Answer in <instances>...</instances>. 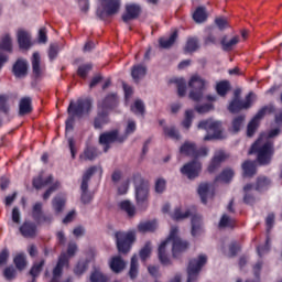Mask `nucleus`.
<instances>
[{
	"instance_id": "nucleus-1",
	"label": "nucleus",
	"mask_w": 282,
	"mask_h": 282,
	"mask_svg": "<svg viewBox=\"0 0 282 282\" xmlns=\"http://www.w3.org/2000/svg\"><path fill=\"white\" fill-rule=\"evenodd\" d=\"M279 133H281V129L275 128L268 133L260 134L259 139L249 150V155L257 153L259 164H262L263 166L270 164L272 155H274V141H272V138H276Z\"/></svg>"
},
{
	"instance_id": "nucleus-2",
	"label": "nucleus",
	"mask_w": 282,
	"mask_h": 282,
	"mask_svg": "<svg viewBox=\"0 0 282 282\" xmlns=\"http://www.w3.org/2000/svg\"><path fill=\"white\" fill-rule=\"evenodd\" d=\"M177 232H180V229L172 227L169 238L159 246V260L163 265H171V259L166 256V245L169 241H172V254L174 259H180L182 252L188 250V241L178 238Z\"/></svg>"
},
{
	"instance_id": "nucleus-3",
	"label": "nucleus",
	"mask_w": 282,
	"mask_h": 282,
	"mask_svg": "<svg viewBox=\"0 0 282 282\" xmlns=\"http://www.w3.org/2000/svg\"><path fill=\"white\" fill-rule=\"evenodd\" d=\"M91 111V100L77 99V101H70L67 108L68 118L66 120V133L74 130V122L76 118H83Z\"/></svg>"
},
{
	"instance_id": "nucleus-4",
	"label": "nucleus",
	"mask_w": 282,
	"mask_h": 282,
	"mask_svg": "<svg viewBox=\"0 0 282 282\" xmlns=\"http://www.w3.org/2000/svg\"><path fill=\"white\" fill-rule=\"evenodd\" d=\"M135 202L139 210L149 208V181L140 174L134 175Z\"/></svg>"
},
{
	"instance_id": "nucleus-5",
	"label": "nucleus",
	"mask_w": 282,
	"mask_h": 282,
	"mask_svg": "<svg viewBox=\"0 0 282 282\" xmlns=\"http://www.w3.org/2000/svg\"><path fill=\"white\" fill-rule=\"evenodd\" d=\"M78 246L76 242H69L67 252H62L58 257L57 263L53 269V278L51 282H61L63 276V268H69V259L76 254Z\"/></svg>"
},
{
	"instance_id": "nucleus-6",
	"label": "nucleus",
	"mask_w": 282,
	"mask_h": 282,
	"mask_svg": "<svg viewBox=\"0 0 282 282\" xmlns=\"http://www.w3.org/2000/svg\"><path fill=\"white\" fill-rule=\"evenodd\" d=\"M95 173H99V177H102V167L101 166H90L88 170L83 175L82 178V185H80V191H82V203L83 204H89L91 199H94V195L89 193V181L91 180V176Z\"/></svg>"
},
{
	"instance_id": "nucleus-7",
	"label": "nucleus",
	"mask_w": 282,
	"mask_h": 282,
	"mask_svg": "<svg viewBox=\"0 0 282 282\" xmlns=\"http://www.w3.org/2000/svg\"><path fill=\"white\" fill-rule=\"evenodd\" d=\"M198 129H204L208 134L204 137L205 142L208 140H221V122L213 119L203 120L198 123Z\"/></svg>"
},
{
	"instance_id": "nucleus-8",
	"label": "nucleus",
	"mask_w": 282,
	"mask_h": 282,
	"mask_svg": "<svg viewBox=\"0 0 282 282\" xmlns=\"http://www.w3.org/2000/svg\"><path fill=\"white\" fill-rule=\"evenodd\" d=\"M208 83L202 78L199 75H193L188 82V87H191L189 98L194 102H199L204 98V89Z\"/></svg>"
},
{
	"instance_id": "nucleus-9",
	"label": "nucleus",
	"mask_w": 282,
	"mask_h": 282,
	"mask_svg": "<svg viewBox=\"0 0 282 282\" xmlns=\"http://www.w3.org/2000/svg\"><path fill=\"white\" fill-rule=\"evenodd\" d=\"M100 2L101 7H98L96 11L99 19L105 20L120 12V0H100Z\"/></svg>"
},
{
	"instance_id": "nucleus-10",
	"label": "nucleus",
	"mask_w": 282,
	"mask_h": 282,
	"mask_svg": "<svg viewBox=\"0 0 282 282\" xmlns=\"http://www.w3.org/2000/svg\"><path fill=\"white\" fill-rule=\"evenodd\" d=\"M115 237H116L118 251L121 252V254H127V252L131 250L132 243L135 241V234L131 231L129 232L117 231L115 234Z\"/></svg>"
},
{
	"instance_id": "nucleus-11",
	"label": "nucleus",
	"mask_w": 282,
	"mask_h": 282,
	"mask_svg": "<svg viewBox=\"0 0 282 282\" xmlns=\"http://www.w3.org/2000/svg\"><path fill=\"white\" fill-rule=\"evenodd\" d=\"M124 138H121L118 134V130H111L108 132H104L99 135V144H102L105 153L111 149V144L113 142H124Z\"/></svg>"
},
{
	"instance_id": "nucleus-12",
	"label": "nucleus",
	"mask_w": 282,
	"mask_h": 282,
	"mask_svg": "<svg viewBox=\"0 0 282 282\" xmlns=\"http://www.w3.org/2000/svg\"><path fill=\"white\" fill-rule=\"evenodd\" d=\"M252 98H254L253 93H249L246 96L245 101L239 98H234V100L229 104V107H228L230 113H239L241 109H250L252 105Z\"/></svg>"
},
{
	"instance_id": "nucleus-13",
	"label": "nucleus",
	"mask_w": 282,
	"mask_h": 282,
	"mask_svg": "<svg viewBox=\"0 0 282 282\" xmlns=\"http://www.w3.org/2000/svg\"><path fill=\"white\" fill-rule=\"evenodd\" d=\"M32 217L36 224H52V215L43 214V203H35L32 208Z\"/></svg>"
},
{
	"instance_id": "nucleus-14",
	"label": "nucleus",
	"mask_w": 282,
	"mask_h": 282,
	"mask_svg": "<svg viewBox=\"0 0 282 282\" xmlns=\"http://www.w3.org/2000/svg\"><path fill=\"white\" fill-rule=\"evenodd\" d=\"M199 171H202V163L197 161H192L181 169L182 175H185L188 180H195V177H198Z\"/></svg>"
},
{
	"instance_id": "nucleus-15",
	"label": "nucleus",
	"mask_w": 282,
	"mask_h": 282,
	"mask_svg": "<svg viewBox=\"0 0 282 282\" xmlns=\"http://www.w3.org/2000/svg\"><path fill=\"white\" fill-rule=\"evenodd\" d=\"M270 108H268V106H264L263 108H261L256 116L252 118V120L248 123L247 126V135L248 138H252V135H254L258 127H259V122L261 120V118H263V116H265V113H268V110Z\"/></svg>"
},
{
	"instance_id": "nucleus-16",
	"label": "nucleus",
	"mask_w": 282,
	"mask_h": 282,
	"mask_svg": "<svg viewBox=\"0 0 282 282\" xmlns=\"http://www.w3.org/2000/svg\"><path fill=\"white\" fill-rule=\"evenodd\" d=\"M118 95L117 94H108L101 101L98 102V109H101V111H112V109H116L118 107Z\"/></svg>"
},
{
	"instance_id": "nucleus-17",
	"label": "nucleus",
	"mask_w": 282,
	"mask_h": 282,
	"mask_svg": "<svg viewBox=\"0 0 282 282\" xmlns=\"http://www.w3.org/2000/svg\"><path fill=\"white\" fill-rule=\"evenodd\" d=\"M140 12H142V8L138 3H128L126 4V13L122 14V21L124 23H129V21H133L140 17Z\"/></svg>"
},
{
	"instance_id": "nucleus-18",
	"label": "nucleus",
	"mask_w": 282,
	"mask_h": 282,
	"mask_svg": "<svg viewBox=\"0 0 282 282\" xmlns=\"http://www.w3.org/2000/svg\"><path fill=\"white\" fill-rule=\"evenodd\" d=\"M17 36L20 50H30L32 47V36L28 31L19 30Z\"/></svg>"
},
{
	"instance_id": "nucleus-19",
	"label": "nucleus",
	"mask_w": 282,
	"mask_h": 282,
	"mask_svg": "<svg viewBox=\"0 0 282 282\" xmlns=\"http://www.w3.org/2000/svg\"><path fill=\"white\" fill-rule=\"evenodd\" d=\"M238 43H239V35H235L230 39H228V36L225 35L220 40V45H221L223 52H232V50H235V47H237Z\"/></svg>"
},
{
	"instance_id": "nucleus-20",
	"label": "nucleus",
	"mask_w": 282,
	"mask_h": 282,
	"mask_svg": "<svg viewBox=\"0 0 282 282\" xmlns=\"http://www.w3.org/2000/svg\"><path fill=\"white\" fill-rule=\"evenodd\" d=\"M15 78H23L28 76V62L18 59L12 68Z\"/></svg>"
},
{
	"instance_id": "nucleus-21",
	"label": "nucleus",
	"mask_w": 282,
	"mask_h": 282,
	"mask_svg": "<svg viewBox=\"0 0 282 282\" xmlns=\"http://www.w3.org/2000/svg\"><path fill=\"white\" fill-rule=\"evenodd\" d=\"M109 267L110 270L115 272V274H120V272H122V270L127 268V262H124V260L120 256H116L110 259Z\"/></svg>"
},
{
	"instance_id": "nucleus-22",
	"label": "nucleus",
	"mask_w": 282,
	"mask_h": 282,
	"mask_svg": "<svg viewBox=\"0 0 282 282\" xmlns=\"http://www.w3.org/2000/svg\"><path fill=\"white\" fill-rule=\"evenodd\" d=\"M214 195L215 194V188H213V185L208 183H202L198 186V195L200 197V200L203 204H207L208 202V195Z\"/></svg>"
},
{
	"instance_id": "nucleus-23",
	"label": "nucleus",
	"mask_w": 282,
	"mask_h": 282,
	"mask_svg": "<svg viewBox=\"0 0 282 282\" xmlns=\"http://www.w3.org/2000/svg\"><path fill=\"white\" fill-rule=\"evenodd\" d=\"M131 76L134 83H140L147 76V66L143 64L134 65L131 69Z\"/></svg>"
},
{
	"instance_id": "nucleus-24",
	"label": "nucleus",
	"mask_w": 282,
	"mask_h": 282,
	"mask_svg": "<svg viewBox=\"0 0 282 282\" xmlns=\"http://www.w3.org/2000/svg\"><path fill=\"white\" fill-rule=\"evenodd\" d=\"M107 122H109V112L98 109V115L94 121L95 129H102Z\"/></svg>"
},
{
	"instance_id": "nucleus-25",
	"label": "nucleus",
	"mask_w": 282,
	"mask_h": 282,
	"mask_svg": "<svg viewBox=\"0 0 282 282\" xmlns=\"http://www.w3.org/2000/svg\"><path fill=\"white\" fill-rule=\"evenodd\" d=\"M20 232L22 237H35L36 235V224L34 223H23V225L20 227Z\"/></svg>"
},
{
	"instance_id": "nucleus-26",
	"label": "nucleus",
	"mask_w": 282,
	"mask_h": 282,
	"mask_svg": "<svg viewBox=\"0 0 282 282\" xmlns=\"http://www.w3.org/2000/svg\"><path fill=\"white\" fill-rule=\"evenodd\" d=\"M224 160H226V153H224L223 151L216 152L208 166V172L215 173V170L218 169Z\"/></svg>"
},
{
	"instance_id": "nucleus-27",
	"label": "nucleus",
	"mask_w": 282,
	"mask_h": 282,
	"mask_svg": "<svg viewBox=\"0 0 282 282\" xmlns=\"http://www.w3.org/2000/svg\"><path fill=\"white\" fill-rule=\"evenodd\" d=\"M175 41H177V31H173L169 37H161L159 40V45L163 50H169V47H173Z\"/></svg>"
},
{
	"instance_id": "nucleus-28",
	"label": "nucleus",
	"mask_w": 282,
	"mask_h": 282,
	"mask_svg": "<svg viewBox=\"0 0 282 282\" xmlns=\"http://www.w3.org/2000/svg\"><path fill=\"white\" fill-rule=\"evenodd\" d=\"M204 232L202 229V216H192V237H199Z\"/></svg>"
},
{
	"instance_id": "nucleus-29",
	"label": "nucleus",
	"mask_w": 282,
	"mask_h": 282,
	"mask_svg": "<svg viewBox=\"0 0 282 282\" xmlns=\"http://www.w3.org/2000/svg\"><path fill=\"white\" fill-rule=\"evenodd\" d=\"M32 111V98L24 97L20 100L19 104V113L20 116H25Z\"/></svg>"
},
{
	"instance_id": "nucleus-30",
	"label": "nucleus",
	"mask_w": 282,
	"mask_h": 282,
	"mask_svg": "<svg viewBox=\"0 0 282 282\" xmlns=\"http://www.w3.org/2000/svg\"><path fill=\"white\" fill-rule=\"evenodd\" d=\"M243 177H252L257 173V163L254 161H246L242 163Z\"/></svg>"
},
{
	"instance_id": "nucleus-31",
	"label": "nucleus",
	"mask_w": 282,
	"mask_h": 282,
	"mask_svg": "<svg viewBox=\"0 0 282 282\" xmlns=\"http://www.w3.org/2000/svg\"><path fill=\"white\" fill-rule=\"evenodd\" d=\"M31 63H32L33 74L35 76H41V54H39L37 52L33 53Z\"/></svg>"
},
{
	"instance_id": "nucleus-32",
	"label": "nucleus",
	"mask_w": 282,
	"mask_h": 282,
	"mask_svg": "<svg viewBox=\"0 0 282 282\" xmlns=\"http://www.w3.org/2000/svg\"><path fill=\"white\" fill-rule=\"evenodd\" d=\"M54 182V176L50 175L45 180H43V176H37L33 178V186L34 188H43V186H47L48 184H52Z\"/></svg>"
},
{
	"instance_id": "nucleus-33",
	"label": "nucleus",
	"mask_w": 282,
	"mask_h": 282,
	"mask_svg": "<svg viewBox=\"0 0 282 282\" xmlns=\"http://www.w3.org/2000/svg\"><path fill=\"white\" fill-rule=\"evenodd\" d=\"M119 208L127 213L128 217L135 216V205H133L129 200H122L121 203H119Z\"/></svg>"
},
{
	"instance_id": "nucleus-34",
	"label": "nucleus",
	"mask_w": 282,
	"mask_h": 282,
	"mask_svg": "<svg viewBox=\"0 0 282 282\" xmlns=\"http://www.w3.org/2000/svg\"><path fill=\"white\" fill-rule=\"evenodd\" d=\"M155 228H158V223L155 220L141 223L138 226L139 232H154Z\"/></svg>"
},
{
	"instance_id": "nucleus-35",
	"label": "nucleus",
	"mask_w": 282,
	"mask_h": 282,
	"mask_svg": "<svg viewBox=\"0 0 282 282\" xmlns=\"http://www.w3.org/2000/svg\"><path fill=\"white\" fill-rule=\"evenodd\" d=\"M196 151H197V145H195V143H188V142H185L180 149L181 153H183L184 155H191V158H195Z\"/></svg>"
},
{
	"instance_id": "nucleus-36",
	"label": "nucleus",
	"mask_w": 282,
	"mask_h": 282,
	"mask_svg": "<svg viewBox=\"0 0 282 282\" xmlns=\"http://www.w3.org/2000/svg\"><path fill=\"white\" fill-rule=\"evenodd\" d=\"M230 91V82L223 80L216 84V93L223 98Z\"/></svg>"
},
{
	"instance_id": "nucleus-37",
	"label": "nucleus",
	"mask_w": 282,
	"mask_h": 282,
	"mask_svg": "<svg viewBox=\"0 0 282 282\" xmlns=\"http://www.w3.org/2000/svg\"><path fill=\"white\" fill-rule=\"evenodd\" d=\"M193 19L196 23H204V21L208 19V15L206 14V8L198 7L193 14Z\"/></svg>"
},
{
	"instance_id": "nucleus-38",
	"label": "nucleus",
	"mask_w": 282,
	"mask_h": 282,
	"mask_svg": "<svg viewBox=\"0 0 282 282\" xmlns=\"http://www.w3.org/2000/svg\"><path fill=\"white\" fill-rule=\"evenodd\" d=\"M232 177H235V172L230 169L224 170L220 175H218L215 178V182H224L225 184H228V182H230V180H232Z\"/></svg>"
},
{
	"instance_id": "nucleus-39",
	"label": "nucleus",
	"mask_w": 282,
	"mask_h": 282,
	"mask_svg": "<svg viewBox=\"0 0 282 282\" xmlns=\"http://www.w3.org/2000/svg\"><path fill=\"white\" fill-rule=\"evenodd\" d=\"M172 83L177 85V94L181 98H184L186 96V80L184 78H174Z\"/></svg>"
},
{
	"instance_id": "nucleus-40",
	"label": "nucleus",
	"mask_w": 282,
	"mask_h": 282,
	"mask_svg": "<svg viewBox=\"0 0 282 282\" xmlns=\"http://www.w3.org/2000/svg\"><path fill=\"white\" fill-rule=\"evenodd\" d=\"M188 217H191V210L187 209L185 213H182L181 207H176L172 214V219H174V221H182V219H188Z\"/></svg>"
},
{
	"instance_id": "nucleus-41",
	"label": "nucleus",
	"mask_w": 282,
	"mask_h": 282,
	"mask_svg": "<svg viewBox=\"0 0 282 282\" xmlns=\"http://www.w3.org/2000/svg\"><path fill=\"white\" fill-rule=\"evenodd\" d=\"M199 47L197 37H189L185 45V52L187 54H191L193 52H197V48Z\"/></svg>"
},
{
	"instance_id": "nucleus-42",
	"label": "nucleus",
	"mask_w": 282,
	"mask_h": 282,
	"mask_svg": "<svg viewBox=\"0 0 282 282\" xmlns=\"http://www.w3.org/2000/svg\"><path fill=\"white\" fill-rule=\"evenodd\" d=\"M0 50H3V52H12V39L10 34H6L0 41Z\"/></svg>"
},
{
	"instance_id": "nucleus-43",
	"label": "nucleus",
	"mask_w": 282,
	"mask_h": 282,
	"mask_svg": "<svg viewBox=\"0 0 282 282\" xmlns=\"http://www.w3.org/2000/svg\"><path fill=\"white\" fill-rule=\"evenodd\" d=\"M52 204L55 213H62L65 207V196H56Z\"/></svg>"
},
{
	"instance_id": "nucleus-44",
	"label": "nucleus",
	"mask_w": 282,
	"mask_h": 282,
	"mask_svg": "<svg viewBox=\"0 0 282 282\" xmlns=\"http://www.w3.org/2000/svg\"><path fill=\"white\" fill-rule=\"evenodd\" d=\"M129 276L130 279L138 278V256L135 254L131 258Z\"/></svg>"
},
{
	"instance_id": "nucleus-45",
	"label": "nucleus",
	"mask_w": 282,
	"mask_h": 282,
	"mask_svg": "<svg viewBox=\"0 0 282 282\" xmlns=\"http://www.w3.org/2000/svg\"><path fill=\"white\" fill-rule=\"evenodd\" d=\"M43 265H45V260L40 262H35L30 270L31 276H33V281H35L36 276L41 274V270H43Z\"/></svg>"
},
{
	"instance_id": "nucleus-46",
	"label": "nucleus",
	"mask_w": 282,
	"mask_h": 282,
	"mask_svg": "<svg viewBox=\"0 0 282 282\" xmlns=\"http://www.w3.org/2000/svg\"><path fill=\"white\" fill-rule=\"evenodd\" d=\"M107 275L102 274L100 269H95L90 274V282H107Z\"/></svg>"
},
{
	"instance_id": "nucleus-47",
	"label": "nucleus",
	"mask_w": 282,
	"mask_h": 282,
	"mask_svg": "<svg viewBox=\"0 0 282 282\" xmlns=\"http://www.w3.org/2000/svg\"><path fill=\"white\" fill-rule=\"evenodd\" d=\"M219 228H235V219L230 218L228 215H223L219 221Z\"/></svg>"
},
{
	"instance_id": "nucleus-48",
	"label": "nucleus",
	"mask_w": 282,
	"mask_h": 282,
	"mask_svg": "<svg viewBox=\"0 0 282 282\" xmlns=\"http://www.w3.org/2000/svg\"><path fill=\"white\" fill-rule=\"evenodd\" d=\"M243 191H245V197H243L245 204H249V205L254 204V196L250 194V191H252V184H247L243 187Z\"/></svg>"
},
{
	"instance_id": "nucleus-49",
	"label": "nucleus",
	"mask_w": 282,
	"mask_h": 282,
	"mask_svg": "<svg viewBox=\"0 0 282 282\" xmlns=\"http://www.w3.org/2000/svg\"><path fill=\"white\" fill-rule=\"evenodd\" d=\"M193 118H195V112L193 110H186L182 126L185 129H191V126L193 124Z\"/></svg>"
},
{
	"instance_id": "nucleus-50",
	"label": "nucleus",
	"mask_w": 282,
	"mask_h": 282,
	"mask_svg": "<svg viewBox=\"0 0 282 282\" xmlns=\"http://www.w3.org/2000/svg\"><path fill=\"white\" fill-rule=\"evenodd\" d=\"M138 129V126L135 124V121L133 120H128V124L126 127L124 134L121 138H129V135L135 133V130Z\"/></svg>"
},
{
	"instance_id": "nucleus-51",
	"label": "nucleus",
	"mask_w": 282,
	"mask_h": 282,
	"mask_svg": "<svg viewBox=\"0 0 282 282\" xmlns=\"http://www.w3.org/2000/svg\"><path fill=\"white\" fill-rule=\"evenodd\" d=\"M163 131L167 138H171L172 140H180V132L175 127H165Z\"/></svg>"
},
{
	"instance_id": "nucleus-52",
	"label": "nucleus",
	"mask_w": 282,
	"mask_h": 282,
	"mask_svg": "<svg viewBox=\"0 0 282 282\" xmlns=\"http://www.w3.org/2000/svg\"><path fill=\"white\" fill-rule=\"evenodd\" d=\"M131 111L135 115L144 116V102L140 99L134 101V105L131 107Z\"/></svg>"
},
{
	"instance_id": "nucleus-53",
	"label": "nucleus",
	"mask_w": 282,
	"mask_h": 282,
	"mask_svg": "<svg viewBox=\"0 0 282 282\" xmlns=\"http://www.w3.org/2000/svg\"><path fill=\"white\" fill-rule=\"evenodd\" d=\"M243 120H246V116H238L232 120V131L234 133H238L241 130V126L243 124Z\"/></svg>"
},
{
	"instance_id": "nucleus-54",
	"label": "nucleus",
	"mask_w": 282,
	"mask_h": 282,
	"mask_svg": "<svg viewBox=\"0 0 282 282\" xmlns=\"http://www.w3.org/2000/svg\"><path fill=\"white\" fill-rule=\"evenodd\" d=\"M13 263L15 264V268L18 270H24L25 265H28V262H25V256L23 254H18L13 259Z\"/></svg>"
},
{
	"instance_id": "nucleus-55",
	"label": "nucleus",
	"mask_w": 282,
	"mask_h": 282,
	"mask_svg": "<svg viewBox=\"0 0 282 282\" xmlns=\"http://www.w3.org/2000/svg\"><path fill=\"white\" fill-rule=\"evenodd\" d=\"M261 268H263V262H262V261H258V262L253 265V274H254V276H256V280H247L246 282H260Z\"/></svg>"
},
{
	"instance_id": "nucleus-56",
	"label": "nucleus",
	"mask_w": 282,
	"mask_h": 282,
	"mask_svg": "<svg viewBox=\"0 0 282 282\" xmlns=\"http://www.w3.org/2000/svg\"><path fill=\"white\" fill-rule=\"evenodd\" d=\"M270 186V178L268 177H259L256 185V191H265Z\"/></svg>"
},
{
	"instance_id": "nucleus-57",
	"label": "nucleus",
	"mask_w": 282,
	"mask_h": 282,
	"mask_svg": "<svg viewBox=\"0 0 282 282\" xmlns=\"http://www.w3.org/2000/svg\"><path fill=\"white\" fill-rule=\"evenodd\" d=\"M139 257L141 261H147L151 257V243L147 242L145 246L140 250Z\"/></svg>"
},
{
	"instance_id": "nucleus-58",
	"label": "nucleus",
	"mask_w": 282,
	"mask_h": 282,
	"mask_svg": "<svg viewBox=\"0 0 282 282\" xmlns=\"http://www.w3.org/2000/svg\"><path fill=\"white\" fill-rule=\"evenodd\" d=\"M58 52H61V47L58 46V43H53L48 47V58L50 61H54L56 56H58Z\"/></svg>"
},
{
	"instance_id": "nucleus-59",
	"label": "nucleus",
	"mask_w": 282,
	"mask_h": 282,
	"mask_svg": "<svg viewBox=\"0 0 282 282\" xmlns=\"http://www.w3.org/2000/svg\"><path fill=\"white\" fill-rule=\"evenodd\" d=\"M154 188H155V193H158L159 195H162V193L166 191V180L158 178L155 181Z\"/></svg>"
},
{
	"instance_id": "nucleus-60",
	"label": "nucleus",
	"mask_w": 282,
	"mask_h": 282,
	"mask_svg": "<svg viewBox=\"0 0 282 282\" xmlns=\"http://www.w3.org/2000/svg\"><path fill=\"white\" fill-rule=\"evenodd\" d=\"M9 99L10 97L8 95H0V111H2V113L10 111V106H8Z\"/></svg>"
},
{
	"instance_id": "nucleus-61",
	"label": "nucleus",
	"mask_w": 282,
	"mask_h": 282,
	"mask_svg": "<svg viewBox=\"0 0 282 282\" xmlns=\"http://www.w3.org/2000/svg\"><path fill=\"white\" fill-rule=\"evenodd\" d=\"M257 252L260 258L270 252V237H267L264 246H259L257 248Z\"/></svg>"
},
{
	"instance_id": "nucleus-62",
	"label": "nucleus",
	"mask_w": 282,
	"mask_h": 282,
	"mask_svg": "<svg viewBox=\"0 0 282 282\" xmlns=\"http://www.w3.org/2000/svg\"><path fill=\"white\" fill-rule=\"evenodd\" d=\"M84 158H86V160H96V158H98V150L94 147L87 148L84 151Z\"/></svg>"
},
{
	"instance_id": "nucleus-63",
	"label": "nucleus",
	"mask_w": 282,
	"mask_h": 282,
	"mask_svg": "<svg viewBox=\"0 0 282 282\" xmlns=\"http://www.w3.org/2000/svg\"><path fill=\"white\" fill-rule=\"evenodd\" d=\"M91 67H93L91 64L80 65L77 69L78 76H80V78H87V74L91 72Z\"/></svg>"
},
{
	"instance_id": "nucleus-64",
	"label": "nucleus",
	"mask_w": 282,
	"mask_h": 282,
	"mask_svg": "<svg viewBox=\"0 0 282 282\" xmlns=\"http://www.w3.org/2000/svg\"><path fill=\"white\" fill-rule=\"evenodd\" d=\"M3 276L7 281H12V279H17V269L14 267H8L3 271Z\"/></svg>"
}]
</instances>
